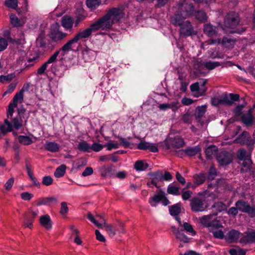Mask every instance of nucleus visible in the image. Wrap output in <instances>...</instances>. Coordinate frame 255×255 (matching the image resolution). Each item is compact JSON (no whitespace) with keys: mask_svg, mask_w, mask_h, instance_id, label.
<instances>
[{"mask_svg":"<svg viewBox=\"0 0 255 255\" xmlns=\"http://www.w3.org/2000/svg\"><path fill=\"white\" fill-rule=\"evenodd\" d=\"M126 5H119L106 10V13L91 24L94 31L111 30L115 23H120L125 18Z\"/></svg>","mask_w":255,"mask_h":255,"instance_id":"nucleus-1","label":"nucleus"},{"mask_svg":"<svg viewBox=\"0 0 255 255\" xmlns=\"http://www.w3.org/2000/svg\"><path fill=\"white\" fill-rule=\"evenodd\" d=\"M94 29L91 25L83 30L77 32L74 36L68 40L61 48L56 51H58V55L61 53L62 56H64L66 52L74 50L75 48L81 44V41H86L91 35Z\"/></svg>","mask_w":255,"mask_h":255,"instance_id":"nucleus-2","label":"nucleus"},{"mask_svg":"<svg viewBox=\"0 0 255 255\" xmlns=\"http://www.w3.org/2000/svg\"><path fill=\"white\" fill-rule=\"evenodd\" d=\"M209 206L205 199L195 197L190 200L191 210L195 212L204 211L209 207Z\"/></svg>","mask_w":255,"mask_h":255,"instance_id":"nucleus-3","label":"nucleus"},{"mask_svg":"<svg viewBox=\"0 0 255 255\" xmlns=\"http://www.w3.org/2000/svg\"><path fill=\"white\" fill-rule=\"evenodd\" d=\"M217 213H214L202 217L199 219L200 223L204 227L218 228L220 227V222L217 220Z\"/></svg>","mask_w":255,"mask_h":255,"instance_id":"nucleus-4","label":"nucleus"},{"mask_svg":"<svg viewBox=\"0 0 255 255\" xmlns=\"http://www.w3.org/2000/svg\"><path fill=\"white\" fill-rule=\"evenodd\" d=\"M68 34L60 30L58 23L53 25L51 28L50 37L51 40L55 42H59L66 38Z\"/></svg>","mask_w":255,"mask_h":255,"instance_id":"nucleus-5","label":"nucleus"},{"mask_svg":"<svg viewBox=\"0 0 255 255\" xmlns=\"http://www.w3.org/2000/svg\"><path fill=\"white\" fill-rule=\"evenodd\" d=\"M240 21V15L235 11H230L225 18L224 23L227 27L235 28Z\"/></svg>","mask_w":255,"mask_h":255,"instance_id":"nucleus-6","label":"nucleus"},{"mask_svg":"<svg viewBox=\"0 0 255 255\" xmlns=\"http://www.w3.org/2000/svg\"><path fill=\"white\" fill-rule=\"evenodd\" d=\"M240 97H213L212 98V104L217 106L219 105H230L239 100Z\"/></svg>","mask_w":255,"mask_h":255,"instance_id":"nucleus-7","label":"nucleus"},{"mask_svg":"<svg viewBox=\"0 0 255 255\" xmlns=\"http://www.w3.org/2000/svg\"><path fill=\"white\" fill-rule=\"evenodd\" d=\"M207 111V107L205 105L202 106H198L196 108L195 112V117L196 120L197 122V127L200 128L201 129L206 128L205 122L201 120L204 117L205 113Z\"/></svg>","mask_w":255,"mask_h":255,"instance_id":"nucleus-8","label":"nucleus"},{"mask_svg":"<svg viewBox=\"0 0 255 255\" xmlns=\"http://www.w3.org/2000/svg\"><path fill=\"white\" fill-rule=\"evenodd\" d=\"M59 203L58 198L56 196L42 197L39 198L36 203L37 206L42 205L53 207Z\"/></svg>","mask_w":255,"mask_h":255,"instance_id":"nucleus-9","label":"nucleus"},{"mask_svg":"<svg viewBox=\"0 0 255 255\" xmlns=\"http://www.w3.org/2000/svg\"><path fill=\"white\" fill-rule=\"evenodd\" d=\"M195 6L193 3L185 1L182 2L179 6L178 11L182 13L186 17H192L195 12Z\"/></svg>","mask_w":255,"mask_h":255,"instance_id":"nucleus-10","label":"nucleus"},{"mask_svg":"<svg viewBox=\"0 0 255 255\" xmlns=\"http://www.w3.org/2000/svg\"><path fill=\"white\" fill-rule=\"evenodd\" d=\"M149 179L151 180L150 182H147V184L149 187L153 186L158 188L157 184L158 182H162V172L160 171H157L156 172H150L148 174Z\"/></svg>","mask_w":255,"mask_h":255,"instance_id":"nucleus-11","label":"nucleus"},{"mask_svg":"<svg viewBox=\"0 0 255 255\" xmlns=\"http://www.w3.org/2000/svg\"><path fill=\"white\" fill-rule=\"evenodd\" d=\"M236 206L238 210L247 213L252 217L255 216V208L251 207L247 202L238 201L236 203Z\"/></svg>","mask_w":255,"mask_h":255,"instance_id":"nucleus-12","label":"nucleus"},{"mask_svg":"<svg viewBox=\"0 0 255 255\" xmlns=\"http://www.w3.org/2000/svg\"><path fill=\"white\" fill-rule=\"evenodd\" d=\"M38 211H28L23 215L24 221L23 226L25 227H27L31 229L33 227V222L34 221L35 218L37 215Z\"/></svg>","mask_w":255,"mask_h":255,"instance_id":"nucleus-13","label":"nucleus"},{"mask_svg":"<svg viewBox=\"0 0 255 255\" xmlns=\"http://www.w3.org/2000/svg\"><path fill=\"white\" fill-rule=\"evenodd\" d=\"M180 28V34L185 37L196 34L191 23L189 20H186Z\"/></svg>","mask_w":255,"mask_h":255,"instance_id":"nucleus-14","label":"nucleus"},{"mask_svg":"<svg viewBox=\"0 0 255 255\" xmlns=\"http://www.w3.org/2000/svg\"><path fill=\"white\" fill-rule=\"evenodd\" d=\"M40 54L38 51L31 53L27 58V62L25 63V69H29L33 66L39 61Z\"/></svg>","mask_w":255,"mask_h":255,"instance_id":"nucleus-15","label":"nucleus"},{"mask_svg":"<svg viewBox=\"0 0 255 255\" xmlns=\"http://www.w3.org/2000/svg\"><path fill=\"white\" fill-rule=\"evenodd\" d=\"M58 56V51H55L45 62L43 63L37 71V74L42 75L46 70L49 64L53 63L57 61V58Z\"/></svg>","mask_w":255,"mask_h":255,"instance_id":"nucleus-16","label":"nucleus"},{"mask_svg":"<svg viewBox=\"0 0 255 255\" xmlns=\"http://www.w3.org/2000/svg\"><path fill=\"white\" fill-rule=\"evenodd\" d=\"M217 159L220 165H226L231 162L232 156L231 153L223 151L217 156Z\"/></svg>","mask_w":255,"mask_h":255,"instance_id":"nucleus-17","label":"nucleus"},{"mask_svg":"<svg viewBox=\"0 0 255 255\" xmlns=\"http://www.w3.org/2000/svg\"><path fill=\"white\" fill-rule=\"evenodd\" d=\"M137 148L141 150H148L153 152H156L158 151V148L154 144L146 141H140L137 144Z\"/></svg>","mask_w":255,"mask_h":255,"instance_id":"nucleus-18","label":"nucleus"},{"mask_svg":"<svg viewBox=\"0 0 255 255\" xmlns=\"http://www.w3.org/2000/svg\"><path fill=\"white\" fill-rule=\"evenodd\" d=\"M186 16H185L182 13L180 12L179 11H177V13L175 14L174 16L172 19V24L177 26H181L184 22H186L185 19L186 18Z\"/></svg>","mask_w":255,"mask_h":255,"instance_id":"nucleus-19","label":"nucleus"},{"mask_svg":"<svg viewBox=\"0 0 255 255\" xmlns=\"http://www.w3.org/2000/svg\"><path fill=\"white\" fill-rule=\"evenodd\" d=\"M172 231L176 238L180 242L184 243H188L190 242V239L184 233L180 231L179 229L172 227Z\"/></svg>","mask_w":255,"mask_h":255,"instance_id":"nucleus-20","label":"nucleus"},{"mask_svg":"<svg viewBox=\"0 0 255 255\" xmlns=\"http://www.w3.org/2000/svg\"><path fill=\"white\" fill-rule=\"evenodd\" d=\"M252 138L250 136L249 133L247 131H244L236 139V142L242 144H250L251 142Z\"/></svg>","mask_w":255,"mask_h":255,"instance_id":"nucleus-21","label":"nucleus"},{"mask_svg":"<svg viewBox=\"0 0 255 255\" xmlns=\"http://www.w3.org/2000/svg\"><path fill=\"white\" fill-rule=\"evenodd\" d=\"M74 24L73 18L69 16H64L61 19V25L66 29L71 31Z\"/></svg>","mask_w":255,"mask_h":255,"instance_id":"nucleus-22","label":"nucleus"},{"mask_svg":"<svg viewBox=\"0 0 255 255\" xmlns=\"http://www.w3.org/2000/svg\"><path fill=\"white\" fill-rule=\"evenodd\" d=\"M200 23H205L207 21L208 16L203 10H195L193 16Z\"/></svg>","mask_w":255,"mask_h":255,"instance_id":"nucleus-23","label":"nucleus"},{"mask_svg":"<svg viewBox=\"0 0 255 255\" xmlns=\"http://www.w3.org/2000/svg\"><path fill=\"white\" fill-rule=\"evenodd\" d=\"M60 146L56 142L53 141H46L44 144V148L51 152H58Z\"/></svg>","mask_w":255,"mask_h":255,"instance_id":"nucleus-24","label":"nucleus"},{"mask_svg":"<svg viewBox=\"0 0 255 255\" xmlns=\"http://www.w3.org/2000/svg\"><path fill=\"white\" fill-rule=\"evenodd\" d=\"M169 141L174 147L177 148H181L184 145L183 139L179 136L170 138L169 139Z\"/></svg>","mask_w":255,"mask_h":255,"instance_id":"nucleus-25","label":"nucleus"},{"mask_svg":"<svg viewBox=\"0 0 255 255\" xmlns=\"http://www.w3.org/2000/svg\"><path fill=\"white\" fill-rule=\"evenodd\" d=\"M203 30L204 33L209 36H213L217 33V27L210 23L205 24Z\"/></svg>","mask_w":255,"mask_h":255,"instance_id":"nucleus-26","label":"nucleus"},{"mask_svg":"<svg viewBox=\"0 0 255 255\" xmlns=\"http://www.w3.org/2000/svg\"><path fill=\"white\" fill-rule=\"evenodd\" d=\"M40 223L43 227L47 230H49L52 228L51 220L50 216L47 214L42 216L40 217Z\"/></svg>","mask_w":255,"mask_h":255,"instance_id":"nucleus-27","label":"nucleus"},{"mask_svg":"<svg viewBox=\"0 0 255 255\" xmlns=\"http://www.w3.org/2000/svg\"><path fill=\"white\" fill-rule=\"evenodd\" d=\"M253 109H250L248 113L243 115L242 120L243 122L247 125L252 124L253 122L254 118L252 116Z\"/></svg>","mask_w":255,"mask_h":255,"instance_id":"nucleus-28","label":"nucleus"},{"mask_svg":"<svg viewBox=\"0 0 255 255\" xmlns=\"http://www.w3.org/2000/svg\"><path fill=\"white\" fill-rule=\"evenodd\" d=\"M193 182L197 185H199L203 184L206 180V175L204 173H200L196 174L193 176Z\"/></svg>","mask_w":255,"mask_h":255,"instance_id":"nucleus-29","label":"nucleus"},{"mask_svg":"<svg viewBox=\"0 0 255 255\" xmlns=\"http://www.w3.org/2000/svg\"><path fill=\"white\" fill-rule=\"evenodd\" d=\"M148 167V164L143 160H137L134 164V168L136 171L145 170Z\"/></svg>","mask_w":255,"mask_h":255,"instance_id":"nucleus-30","label":"nucleus"},{"mask_svg":"<svg viewBox=\"0 0 255 255\" xmlns=\"http://www.w3.org/2000/svg\"><path fill=\"white\" fill-rule=\"evenodd\" d=\"M218 152V148L215 145H210L208 146L205 150L206 156L208 158H212L213 156L217 154Z\"/></svg>","mask_w":255,"mask_h":255,"instance_id":"nucleus-31","label":"nucleus"},{"mask_svg":"<svg viewBox=\"0 0 255 255\" xmlns=\"http://www.w3.org/2000/svg\"><path fill=\"white\" fill-rule=\"evenodd\" d=\"M240 233L235 230L230 231L227 235L228 240L231 242L237 241L240 238Z\"/></svg>","mask_w":255,"mask_h":255,"instance_id":"nucleus-32","label":"nucleus"},{"mask_svg":"<svg viewBox=\"0 0 255 255\" xmlns=\"http://www.w3.org/2000/svg\"><path fill=\"white\" fill-rule=\"evenodd\" d=\"M162 198L163 193L155 194L149 199V203L151 206L156 207Z\"/></svg>","mask_w":255,"mask_h":255,"instance_id":"nucleus-33","label":"nucleus"},{"mask_svg":"<svg viewBox=\"0 0 255 255\" xmlns=\"http://www.w3.org/2000/svg\"><path fill=\"white\" fill-rule=\"evenodd\" d=\"M83 57L86 62H90L95 58V52L90 49L85 50L83 52Z\"/></svg>","mask_w":255,"mask_h":255,"instance_id":"nucleus-34","label":"nucleus"},{"mask_svg":"<svg viewBox=\"0 0 255 255\" xmlns=\"http://www.w3.org/2000/svg\"><path fill=\"white\" fill-rule=\"evenodd\" d=\"M66 169V166L65 164L60 165L56 168L54 173V176L57 178H60L63 176L65 173Z\"/></svg>","mask_w":255,"mask_h":255,"instance_id":"nucleus-35","label":"nucleus"},{"mask_svg":"<svg viewBox=\"0 0 255 255\" xmlns=\"http://www.w3.org/2000/svg\"><path fill=\"white\" fill-rule=\"evenodd\" d=\"M181 212V205L179 203L176 204L170 207L169 212L171 216H176Z\"/></svg>","mask_w":255,"mask_h":255,"instance_id":"nucleus-36","label":"nucleus"},{"mask_svg":"<svg viewBox=\"0 0 255 255\" xmlns=\"http://www.w3.org/2000/svg\"><path fill=\"white\" fill-rule=\"evenodd\" d=\"M18 140L19 142L25 145H29L33 143L32 138L26 135H19Z\"/></svg>","mask_w":255,"mask_h":255,"instance_id":"nucleus-37","label":"nucleus"},{"mask_svg":"<svg viewBox=\"0 0 255 255\" xmlns=\"http://www.w3.org/2000/svg\"><path fill=\"white\" fill-rule=\"evenodd\" d=\"M201 151V148L199 146H195L192 147H189L185 150V153L189 156H194L199 153Z\"/></svg>","mask_w":255,"mask_h":255,"instance_id":"nucleus-38","label":"nucleus"},{"mask_svg":"<svg viewBox=\"0 0 255 255\" xmlns=\"http://www.w3.org/2000/svg\"><path fill=\"white\" fill-rule=\"evenodd\" d=\"M101 4V0H87L86 4L91 9L97 8Z\"/></svg>","mask_w":255,"mask_h":255,"instance_id":"nucleus-39","label":"nucleus"},{"mask_svg":"<svg viewBox=\"0 0 255 255\" xmlns=\"http://www.w3.org/2000/svg\"><path fill=\"white\" fill-rule=\"evenodd\" d=\"M184 230L189 234L194 236L196 234V231L193 229L192 226L187 222H184L182 226Z\"/></svg>","mask_w":255,"mask_h":255,"instance_id":"nucleus-40","label":"nucleus"},{"mask_svg":"<svg viewBox=\"0 0 255 255\" xmlns=\"http://www.w3.org/2000/svg\"><path fill=\"white\" fill-rule=\"evenodd\" d=\"M77 147L79 150L83 152H89L91 149V146L86 141L79 142Z\"/></svg>","mask_w":255,"mask_h":255,"instance_id":"nucleus-41","label":"nucleus"},{"mask_svg":"<svg viewBox=\"0 0 255 255\" xmlns=\"http://www.w3.org/2000/svg\"><path fill=\"white\" fill-rule=\"evenodd\" d=\"M220 65L221 63L219 62L211 61L206 62L204 65V67L209 70H213Z\"/></svg>","mask_w":255,"mask_h":255,"instance_id":"nucleus-42","label":"nucleus"},{"mask_svg":"<svg viewBox=\"0 0 255 255\" xmlns=\"http://www.w3.org/2000/svg\"><path fill=\"white\" fill-rule=\"evenodd\" d=\"M167 193L169 194L174 195H179L180 194L179 188L171 184H170L167 188Z\"/></svg>","mask_w":255,"mask_h":255,"instance_id":"nucleus-43","label":"nucleus"},{"mask_svg":"<svg viewBox=\"0 0 255 255\" xmlns=\"http://www.w3.org/2000/svg\"><path fill=\"white\" fill-rule=\"evenodd\" d=\"M212 208L215 209L217 212H221L227 209L226 205L221 202L215 203L212 206Z\"/></svg>","mask_w":255,"mask_h":255,"instance_id":"nucleus-44","label":"nucleus"},{"mask_svg":"<svg viewBox=\"0 0 255 255\" xmlns=\"http://www.w3.org/2000/svg\"><path fill=\"white\" fill-rule=\"evenodd\" d=\"M10 22L14 27H19L22 25V23L19 18L14 14L10 15Z\"/></svg>","mask_w":255,"mask_h":255,"instance_id":"nucleus-45","label":"nucleus"},{"mask_svg":"<svg viewBox=\"0 0 255 255\" xmlns=\"http://www.w3.org/2000/svg\"><path fill=\"white\" fill-rule=\"evenodd\" d=\"M229 253L231 255H245L246 252L243 249L239 248H233L230 250Z\"/></svg>","mask_w":255,"mask_h":255,"instance_id":"nucleus-46","label":"nucleus"},{"mask_svg":"<svg viewBox=\"0 0 255 255\" xmlns=\"http://www.w3.org/2000/svg\"><path fill=\"white\" fill-rule=\"evenodd\" d=\"M105 228L106 231L108 233V234L111 237H113L116 234V230L115 228L112 225H108L107 224H105V225L103 226Z\"/></svg>","mask_w":255,"mask_h":255,"instance_id":"nucleus-47","label":"nucleus"},{"mask_svg":"<svg viewBox=\"0 0 255 255\" xmlns=\"http://www.w3.org/2000/svg\"><path fill=\"white\" fill-rule=\"evenodd\" d=\"M4 3L7 7L15 9L18 5V0H5Z\"/></svg>","mask_w":255,"mask_h":255,"instance_id":"nucleus-48","label":"nucleus"},{"mask_svg":"<svg viewBox=\"0 0 255 255\" xmlns=\"http://www.w3.org/2000/svg\"><path fill=\"white\" fill-rule=\"evenodd\" d=\"M237 157L240 160H243L246 159L247 157H250V155L248 154L245 149H240L238 151Z\"/></svg>","mask_w":255,"mask_h":255,"instance_id":"nucleus-49","label":"nucleus"},{"mask_svg":"<svg viewBox=\"0 0 255 255\" xmlns=\"http://www.w3.org/2000/svg\"><path fill=\"white\" fill-rule=\"evenodd\" d=\"M87 218L99 228H102V223H100L98 221L94 218L91 213L89 212L88 214Z\"/></svg>","mask_w":255,"mask_h":255,"instance_id":"nucleus-50","label":"nucleus"},{"mask_svg":"<svg viewBox=\"0 0 255 255\" xmlns=\"http://www.w3.org/2000/svg\"><path fill=\"white\" fill-rule=\"evenodd\" d=\"M12 124L13 127L17 130L20 129L22 126V120L20 119V121L17 117H15L12 119Z\"/></svg>","mask_w":255,"mask_h":255,"instance_id":"nucleus-51","label":"nucleus"},{"mask_svg":"<svg viewBox=\"0 0 255 255\" xmlns=\"http://www.w3.org/2000/svg\"><path fill=\"white\" fill-rule=\"evenodd\" d=\"M182 121L183 123L187 124H191L192 121V115L189 113H186L182 116Z\"/></svg>","mask_w":255,"mask_h":255,"instance_id":"nucleus-52","label":"nucleus"},{"mask_svg":"<svg viewBox=\"0 0 255 255\" xmlns=\"http://www.w3.org/2000/svg\"><path fill=\"white\" fill-rule=\"evenodd\" d=\"M105 146V145H103L100 143L94 142L91 146V149L95 152H99L102 150L103 147Z\"/></svg>","mask_w":255,"mask_h":255,"instance_id":"nucleus-53","label":"nucleus"},{"mask_svg":"<svg viewBox=\"0 0 255 255\" xmlns=\"http://www.w3.org/2000/svg\"><path fill=\"white\" fill-rule=\"evenodd\" d=\"M53 179L50 176H45L42 178V183L45 186H49L53 183Z\"/></svg>","mask_w":255,"mask_h":255,"instance_id":"nucleus-54","label":"nucleus"},{"mask_svg":"<svg viewBox=\"0 0 255 255\" xmlns=\"http://www.w3.org/2000/svg\"><path fill=\"white\" fill-rule=\"evenodd\" d=\"M17 83L15 82L11 83L7 87L6 90L3 93V96L11 94L15 89Z\"/></svg>","mask_w":255,"mask_h":255,"instance_id":"nucleus-55","label":"nucleus"},{"mask_svg":"<svg viewBox=\"0 0 255 255\" xmlns=\"http://www.w3.org/2000/svg\"><path fill=\"white\" fill-rule=\"evenodd\" d=\"M87 17V15L85 14H79L77 17L75 21H74V23L75 24V26L77 27L78 26L80 22L85 19Z\"/></svg>","mask_w":255,"mask_h":255,"instance_id":"nucleus-56","label":"nucleus"},{"mask_svg":"<svg viewBox=\"0 0 255 255\" xmlns=\"http://www.w3.org/2000/svg\"><path fill=\"white\" fill-rule=\"evenodd\" d=\"M243 162L242 165L246 168V170L250 169L252 165V162L250 157H247L246 159L243 160Z\"/></svg>","mask_w":255,"mask_h":255,"instance_id":"nucleus-57","label":"nucleus"},{"mask_svg":"<svg viewBox=\"0 0 255 255\" xmlns=\"http://www.w3.org/2000/svg\"><path fill=\"white\" fill-rule=\"evenodd\" d=\"M20 196L22 200L29 201L33 197V195L27 192H24L21 193Z\"/></svg>","mask_w":255,"mask_h":255,"instance_id":"nucleus-58","label":"nucleus"},{"mask_svg":"<svg viewBox=\"0 0 255 255\" xmlns=\"http://www.w3.org/2000/svg\"><path fill=\"white\" fill-rule=\"evenodd\" d=\"M29 88V84H26L24 85L22 88L19 91V92H17L15 94L14 96H23L24 94H26V92H28Z\"/></svg>","mask_w":255,"mask_h":255,"instance_id":"nucleus-59","label":"nucleus"},{"mask_svg":"<svg viewBox=\"0 0 255 255\" xmlns=\"http://www.w3.org/2000/svg\"><path fill=\"white\" fill-rule=\"evenodd\" d=\"M61 207L60 209V213L62 215H65V214H67L69 210L67 203L65 202H62L61 203Z\"/></svg>","mask_w":255,"mask_h":255,"instance_id":"nucleus-60","label":"nucleus"},{"mask_svg":"<svg viewBox=\"0 0 255 255\" xmlns=\"http://www.w3.org/2000/svg\"><path fill=\"white\" fill-rule=\"evenodd\" d=\"M14 183V178L13 177L9 178L4 184L5 189L7 191H9Z\"/></svg>","mask_w":255,"mask_h":255,"instance_id":"nucleus-61","label":"nucleus"},{"mask_svg":"<svg viewBox=\"0 0 255 255\" xmlns=\"http://www.w3.org/2000/svg\"><path fill=\"white\" fill-rule=\"evenodd\" d=\"M213 234L215 238L223 239L224 237V234L222 231L217 230L213 231Z\"/></svg>","mask_w":255,"mask_h":255,"instance_id":"nucleus-62","label":"nucleus"},{"mask_svg":"<svg viewBox=\"0 0 255 255\" xmlns=\"http://www.w3.org/2000/svg\"><path fill=\"white\" fill-rule=\"evenodd\" d=\"M8 45L7 40L3 38H0V51L5 50Z\"/></svg>","mask_w":255,"mask_h":255,"instance_id":"nucleus-63","label":"nucleus"},{"mask_svg":"<svg viewBox=\"0 0 255 255\" xmlns=\"http://www.w3.org/2000/svg\"><path fill=\"white\" fill-rule=\"evenodd\" d=\"M193 193L191 191L186 190L182 193V198L183 200H188L192 196Z\"/></svg>","mask_w":255,"mask_h":255,"instance_id":"nucleus-64","label":"nucleus"}]
</instances>
